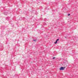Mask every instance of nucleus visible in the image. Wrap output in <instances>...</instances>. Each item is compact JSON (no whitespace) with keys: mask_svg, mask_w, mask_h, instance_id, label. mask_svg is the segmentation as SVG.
<instances>
[{"mask_svg":"<svg viewBox=\"0 0 78 78\" xmlns=\"http://www.w3.org/2000/svg\"><path fill=\"white\" fill-rule=\"evenodd\" d=\"M73 56L74 61H75L76 62H77V61H78V59H77L76 58V56H75V55H73Z\"/></svg>","mask_w":78,"mask_h":78,"instance_id":"1","label":"nucleus"},{"mask_svg":"<svg viewBox=\"0 0 78 78\" xmlns=\"http://www.w3.org/2000/svg\"><path fill=\"white\" fill-rule=\"evenodd\" d=\"M65 68H66V67H62L60 68L59 70H64V69H65Z\"/></svg>","mask_w":78,"mask_h":78,"instance_id":"2","label":"nucleus"},{"mask_svg":"<svg viewBox=\"0 0 78 78\" xmlns=\"http://www.w3.org/2000/svg\"><path fill=\"white\" fill-rule=\"evenodd\" d=\"M44 37L45 38H48V35H47L46 34H45V35L44 36Z\"/></svg>","mask_w":78,"mask_h":78,"instance_id":"3","label":"nucleus"},{"mask_svg":"<svg viewBox=\"0 0 78 78\" xmlns=\"http://www.w3.org/2000/svg\"><path fill=\"white\" fill-rule=\"evenodd\" d=\"M59 39H57V40L55 42H54V44H56L58 43V41H59Z\"/></svg>","mask_w":78,"mask_h":78,"instance_id":"4","label":"nucleus"},{"mask_svg":"<svg viewBox=\"0 0 78 78\" xmlns=\"http://www.w3.org/2000/svg\"><path fill=\"white\" fill-rule=\"evenodd\" d=\"M62 65H63V66H66V62H63V63H62Z\"/></svg>","mask_w":78,"mask_h":78,"instance_id":"5","label":"nucleus"},{"mask_svg":"<svg viewBox=\"0 0 78 78\" xmlns=\"http://www.w3.org/2000/svg\"><path fill=\"white\" fill-rule=\"evenodd\" d=\"M4 15H5V16H6V15H7V14H8V12H4Z\"/></svg>","mask_w":78,"mask_h":78,"instance_id":"6","label":"nucleus"},{"mask_svg":"<svg viewBox=\"0 0 78 78\" xmlns=\"http://www.w3.org/2000/svg\"><path fill=\"white\" fill-rule=\"evenodd\" d=\"M1 29L2 30H4V27L2 26V27L1 28Z\"/></svg>","mask_w":78,"mask_h":78,"instance_id":"7","label":"nucleus"},{"mask_svg":"<svg viewBox=\"0 0 78 78\" xmlns=\"http://www.w3.org/2000/svg\"><path fill=\"white\" fill-rule=\"evenodd\" d=\"M6 20L8 21L9 20V18H8V17H7L6 18Z\"/></svg>","mask_w":78,"mask_h":78,"instance_id":"8","label":"nucleus"},{"mask_svg":"<svg viewBox=\"0 0 78 78\" xmlns=\"http://www.w3.org/2000/svg\"><path fill=\"white\" fill-rule=\"evenodd\" d=\"M33 41L35 42V41H37V39H33Z\"/></svg>","mask_w":78,"mask_h":78,"instance_id":"9","label":"nucleus"},{"mask_svg":"<svg viewBox=\"0 0 78 78\" xmlns=\"http://www.w3.org/2000/svg\"><path fill=\"white\" fill-rule=\"evenodd\" d=\"M11 27H14V24H11Z\"/></svg>","mask_w":78,"mask_h":78,"instance_id":"10","label":"nucleus"},{"mask_svg":"<svg viewBox=\"0 0 78 78\" xmlns=\"http://www.w3.org/2000/svg\"><path fill=\"white\" fill-rule=\"evenodd\" d=\"M44 21H46V20H47V19L45 18V19H44Z\"/></svg>","mask_w":78,"mask_h":78,"instance_id":"11","label":"nucleus"},{"mask_svg":"<svg viewBox=\"0 0 78 78\" xmlns=\"http://www.w3.org/2000/svg\"><path fill=\"white\" fill-rule=\"evenodd\" d=\"M44 25H47V24H46L45 23H44Z\"/></svg>","mask_w":78,"mask_h":78,"instance_id":"12","label":"nucleus"},{"mask_svg":"<svg viewBox=\"0 0 78 78\" xmlns=\"http://www.w3.org/2000/svg\"><path fill=\"white\" fill-rule=\"evenodd\" d=\"M55 57H54L52 59H55Z\"/></svg>","mask_w":78,"mask_h":78,"instance_id":"13","label":"nucleus"},{"mask_svg":"<svg viewBox=\"0 0 78 78\" xmlns=\"http://www.w3.org/2000/svg\"><path fill=\"white\" fill-rule=\"evenodd\" d=\"M70 14H69L68 15V16H70Z\"/></svg>","mask_w":78,"mask_h":78,"instance_id":"14","label":"nucleus"},{"mask_svg":"<svg viewBox=\"0 0 78 78\" xmlns=\"http://www.w3.org/2000/svg\"><path fill=\"white\" fill-rule=\"evenodd\" d=\"M65 38H66V39L67 38V37H66V36L65 37Z\"/></svg>","mask_w":78,"mask_h":78,"instance_id":"15","label":"nucleus"},{"mask_svg":"<svg viewBox=\"0 0 78 78\" xmlns=\"http://www.w3.org/2000/svg\"><path fill=\"white\" fill-rule=\"evenodd\" d=\"M74 65L73 67H75V66H74Z\"/></svg>","mask_w":78,"mask_h":78,"instance_id":"16","label":"nucleus"},{"mask_svg":"<svg viewBox=\"0 0 78 78\" xmlns=\"http://www.w3.org/2000/svg\"><path fill=\"white\" fill-rule=\"evenodd\" d=\"M37 1H38V0H36Z\"/></svg>","mask_w":78,"mask_h":78,"instance_id":"17","label":"nucleus"},{"mask_svg":"<svg viewBox=\"0 0 78 78\" xmlns=\"http://www.w3.org/2000/svg\"><path fill=\"white\" fill-rule=\"evenodd\" d=\"M35 14H36L37 13H35Z\"/></svg>","mask_w":78,"mask_h":78,"instance_id":"18","label":"nucleus"},{"mask_svg":"<svg viewBox=\"0 0 78 78\" xmlns=\"http://www.w3.org/2000/svg\"><path fill=\"white\" fill-rule=\"evenodd\" d=\"M1 45V44H0V46Z\"/></svg>","mask_w":78,"mask_h":78,"instance_id":"19","label":"nucleus"},{"mask_svg":"<svg viewBox=\"0 0 78 78\" xmlns=\"http://www.w3.org/2000/svg\"><path fill=\"white\" fill-rule=\"evenodd\" d=\"M77 68H78V66L77 67Z\"/></svg>","mask_w":78,"mask_h":78,"instance_id":"20","label":"nucleus"},{"mask_svg":"<svg viewBox=\"0 0 78 78\" xmlns=\"http://www.w3.org/2000/svg\"><path fill=\"white\" fill-rule=\"evenodd\" d=\"M0 49H1V48H0Z\"/></svg>","mask_w":78,"mask_h":78,"instance_id":"21","label":"nucleus"}]
</instances>
